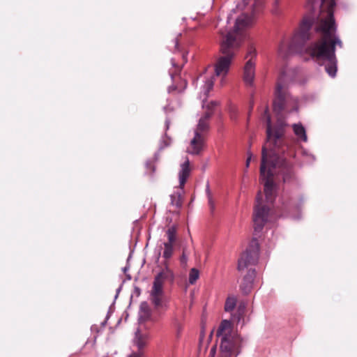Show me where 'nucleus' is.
<instances>
[{"label":"nucleus","instance_id":"f257e3e1","mask_svg":"<svg viewBox=\"0 0 357 357\" xmlns=\"http://www.w3.org/2000/svg\"><path fill=\"white\" fill-rule=\"evenodd\" d=\"M275 99L273 101V110L277 119L276 125L273 126L266 105L259 109L261 119L267 123V140L263 146L261 164V177L264 183V197L258 196L255 206L253 221L255 229H261L264 225L271 218V206L275 199V188L274 176L280 172L284 160L280 154L285 151L283 135L285 126L283 120L285 113L291 110L295 100L287 96L280 84L275 90Z\"/></svg>","mask_w":357,"mask_h":357},{"label":"nucleus","instance_id":"f03ea898","mask_svg":"<svg viewBox=\"0 0 357 357\" xmlns=\"http://www.w3.org/2000/svg\"><path fill=\"white\" fill-rule=\"evenodd\" d=\"M335 5V0H322L315 27L317 38L307 49V52L317 61H328L326 70L331 77L336 73L335 45H341V41L335 34L336 26L333 16Z\"/></svg>","mask_w":357,"mask_h":357},{"label":"nucleus","instance_id":"7ed1b4c3","mask_svg":"<svg viewBox=\"0 0 357 357\" xmlns=\"http://www.w3.org/2000/svg\"><path fill=\"white\" fill-rule=\"evenodd\" d=\"M253 22V15L243 13L236 20L234 29L228 33L223 38L221 43V51L224 56H220L216 61L214 66L207 70H211V73H215V75H210L206 79L204 86V93L206 95L212 89L213 79L215 77H220L222 86L223 80L227 75L231 62L234 56V50L240 45L243 39V31L245 29L250 26Z\"/></svg>","mask_w":357,"mask_h":357},{"label":"nucleus","instance_id":"20e7f679","mask_svg":"<svg viewBox=\"0 0 357 357\" xmlns=\"http://www.w3.org/2000/svg\"><path fill=\"white\" fill-rule=\"evenodd\" d=\"M311 22L309 20H304L298 31L292 36L283 38L279 45L278 52L281 56L285 55L287 52L297 50L303 43L309 38L308 31Z\"/></svg>","mask_w":357,"mask_h":357},{"label":"nucleus","instance_id":"39448f33","mask_svg":"<svg viewBox=\"0 0 357 357\" xmlns=\"http://www.w3.org/2000/svg\"><path fill=\"white\" fill-rule=\"evenodd\" d=\"M172 277V273L168 268L162 271L155 277L151 293V300L157 309L165 306L162 287L165 281Z\"/></svg>","mask_w":357,"mask_h":357},{"label":"nucleus","instance_id":"423d86ee","mask_svg":"<svg viewBox=\"0 0 357 357\" xmlns=\"http://www.w3.org/2000/svg\"><path fill=\"white\" fill-rule=\"evenodd\" d=\"M210 116L209 112L202 117L195 130V137L190 142V146L188 148V152L191 154H199L202 149L204 144V137L202 132L204 131L208 128V119Z\"/></svg>","mask_w":357,"mask_h":357},{"label":"nucleus","instance_id":"0eeeda50","mask_svg":"<svg viewBox=\"0 0 357 357\" xmlns=\"http://www.w3.org/2000/svg\"><path fill=\"white\" fill-rule=\"evenodd\" d=\"M147 344L146 336H135L133 339V350L128 357H143L144 356V348Z\"/></svg>","mask_w":357,"mask_h":357},{"label":"nucleus","instance_id":"6e6552de","mask_svg":"<svg viewBox=\"0 0 357 357\" xmlns=\"http://www.w3.org/2000/svg\"><path fill=\"white\" fill-rule=\"evenodd\" d=\"M255 62L250 59H249L243 68V81L247 85L251 86L255 79Z\"/></svg>","mask_w":357,"mask_h":357},{"label":"nucleus","instance_id":"1a4fd4ad","mask_svg":"<svg viewBox=\"0 0 357 357\" xmlns=\"http://www.w3.org/2000/svg\"><path fill=\"white\" fill-rule=\"evenodd\" d=\"M257 257V250H246L243 252L238 259V267L242 270L247 267Z\"/></svg>","mask_w":357,"mask_h":357},{"label":"nucleus","instance_id":"9d476101","mask_svg":"<svg viewBox=\"0 0 357 357\" xmlns=\"http://www.w3.org/2000/svg\"><path fill=\"white\" fill-rule=\"evenodd\" d=\"M175 229L170 228L167 231L168 242L164 243L163 257L166 259L169 258L173 252V243L175 240Z\"/></svg>","mask_w":357,"mask_h":357},{"label":"nucleus","instance_id":"9b49d317","mask_svg":"<svg viewBox=\"0 0 357 357\" xmlns=\"http://www.w3.org/2000/svg\"><path fill=\"white\" fill-rule=\"evenodd\" d=\"M233 324L227 320H223L218 327L216 335H229L234 333Z\"/></svg>","mask_w":357,"mask_h":357},{"label":"nucleus","instance_id":"f8f14e48","mask_svg":"<svg viewBox=\"0 0 357 357\" xmlns=\"http://www.w3.org/2000/svg\"><path fill=\"white\" fill-rule=\"evenodd\" d=\"M293 130L298 139L303 142L307 141L305 130L301 124H294Z\"/></svg>","mask_w":357,"mask_h":357},{"label":"nucleus","instance_id":"ddd939ff","mask_svg":"<svg viewBox=\"0 0 357 357\" xmlns=\"http://www.w3.org/2000/svg\"><path fill=\"white\" fill-rule=\"evenodd\" d=\"M190 174V167H189V162L188 160L185 161L182 165H181V170L179 174V180L181 185H183L187 177Z\"/></svg>","mask_w":357,"mask_h":357},{"label":"nucleus","instance_id":"4468645a","mask_svg":"<svg viewBox=\"0 0 357 357\" xmlns=\"http://www.w3.org/2000/svg\"><path fill=\"white\" fill-rule=\"evenodd\" d=\"M236 304V298L233 296H229L227 297L225 305V310L227 312H230L234 310V307Z\"/></svg>","mask_w":357,"mask_h":357},{"label":"nucleus","instance_id":"2eb2a0df","mask_svg":"<svg viewBox=\"0 0 357 357\" xmlns=\"http://www.w3.org/2000/svg\"><path fill=\"white\" fill-rule=\"evenodd\" d=\"M151 311L149 305L146 303H142L141 305L140 310V319H149L151 316Z\"/></svg>","mask_w":357,"mask_h":357},{"label":"nucleus","instance_id":"dca6fc26","mask_svg":"<svg viewBox=\"0 0 357 357\" xmlns=\"http://www.w3.org/2000/svg\"><path fill=\"white\" fill-rule=\"evenodd\" d=\"M199 277V272L196 268H192L189 273V282L194 284Z\"/></svg>","mask_w":357,"mask_h":357},{"label":"nucleus","instance_id":"f3484780","mask_svg":"<svg viewBox=\"0 0 357 357\" xmlns=\"http://www.w3.org/2000/svg\"><path fill=\"white\" fill-rule=\"evenodd\" d=\"M213 336H200L199 340V347L200 349L204 348V349H206V347H204L205 344H207L210 340H211Z\"/></svg>","mask_w":357,"mask_h":357},{"label":"nucleus","instance_id":"a211bd4d","mask_svg":"<svg viewBox=\"0 0 357 357\" xmlns=\"http://www.w3.org/2000/svg\"><path fill=\"white\" fill-rule=\"evenodd\" d=\"M216 105V103L215 102H211L210 103L204 104V107L207 108L208 109H210L212 107H214Z\"/></svg>","mask_w":357,"mask_h":357},{"label":"nucleus","instance_id":"6ab92c4d","mask_svg":"<svg viewBox=\"0 0 357 357\" xmlns=\"http://www.w3.org/2000/svg\"><path fill=\"white\" fill-rule=\"evenodd\" d=\"M186 260H187V259H186V257H185V255L183 254V255H182L181 258V263H183V264H185V263H186Z\"/></svg>","mask_w":357,"mask_h":357},{"label":"nucleus","instance_id":"aec40b11","mask_svg":"<svg viewBox=\"0 0 357 357\" xmlns=\"http://www.w3.org/2000/svg\"><path fill=\"white\" fill-rule=\"evenodd\" d=\"M251 160V156H249L247 159V162H246V166L248 167L249 166V164H250V162Z\"/></svg>","mask_w":357,"mask_h":357},{"label":"nucleus","instance_id":"412c9836","mask_svg":"<svg viewBox=\"0 0 357 357\" xmlns=\"http://www.w3.org/2000/svg\"><path fill=\"white\" fill-rule=\"evenodd\" d=\"M251 160V156H249L247 159V162H246V166L248 167L249 166V164H250V162Z\"/></svg>","mask_w":357,"mask_h":357},{"label":"nucleus","instance_id":"4be33fe9","mask_svg":"<svg viewBox=\"0 0 357 357\" xmlns=\"http://www.w3.org/2000/svg\"><path fill=\"white\" fill-rule=\"evenodd\" d=\"M275 4H278L279 3V0H275Z\"/></svg>","mask_w":357,"mask_h":357},{"label":"nucleus","instance_id":"5701e85b","mask_svg":"<svg viewBox=\"0 0 357 357\" xmlns=\"http://www.w3.org/2000/svg\"><path fill=\"white\" fill-rule=\"evenodd\" d=\"M244 1H246L247 0H243Z\"/></svg>","mask_w":357,"mask_h":357}]
</instances>
